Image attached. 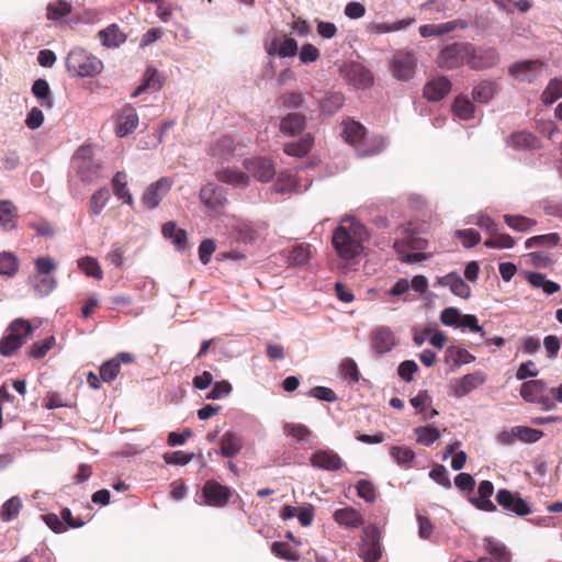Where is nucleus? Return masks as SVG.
<instances>
[{
  "label": "nucleus",
  "instance_id": "1",
  "mask_svg": "<svg viewBox=\"0 0 562 562\" xmlns=\"http://www.w3.org/2000/svg\"><path fill=\"white\" fill-rule=\"evenodd\" d=\"M367 237V229L360 222L344 218L333 232L331 245L341 259L351 260L362 252Z\"/></svg>",
  "mask_w": 562,
  "mask_h": 562
},
{
  "label": "nucleus",
  "instance_id": "2",
  "mask_svg": "<svg viewBox=\"0 0 562 562\" xmlns=\"http://www.w3.org/2000/svg\"><path fill=\"white\" fill-rule=\"evenodd\" d=\"M66 67L72 77H94L103 70V63L82 48H74L66 57Z\"/></svg>",
  "mask_w": 562,
  "mask_h": 562
},
{
  "label": "nucleus",
  "instance_id": "3",
  "mask_svg": "<svg viewBox=\"0 0 562 562\" xmlns=\"http://www.w3.org/2000/svg\"><path fill=\"white\" fill-rule=\"evenodd\" d=\"M33 326L27 319L16 318L7 329V335L0 339V353L4 357L13 356L33 334Z\"/></svg>",
  "mask_w": 562,
  "mask_h": 562
},
{
  "label": "nucleus",
  "instance_id": "4",
  "mask_svg": "<svg viewBox=\"0 0 562 562\" xmlns=\"http://www.w3.org/2000/svg\"><path fill=\"white\" fill-rule=\"evenodd\" d=\"M473 52V44L469 42H454L445 46L437 56V65L441 69L452 70L469 66V57Z\"/></svg>",
  "mask_w": 562,
  "mask_h": 562
},
{
  "label": "nucleus",
  "instance_id": "5",
  "mask_svg": "<svg viewBox=\"0 0 562 562\" xmlns=\"http://www.w3.org/2000/svg\"><path fill=\"white\" fill-rule=\"evenodd\" d=\"M520 396L527 403L539 405L544 411H552L557 404L550 396V387L543 380H529L521 384Z\"/></svg>",
  "mask_w": 562,
  "mask_h": 562
},
{
  "label": "nucleus",
  "instance_id": "6",
  "mask_svg": "<svg viewBox=\"0 0 562 562\" xmlns=\"http://www.w3.org/2000/svg\"><path fill=\"white\" fill-rule=\"evenodd\" d=\"M546 64L539 59H528L516 61L508 68V74L516 81L521 83H532L541 77Z\"/></svg>",
  "mask_w": 562,
  "mask_h": 562
},
{
  "label": "nucleus",
  "instance_id": "7",
  "mask_svg": "<svg viewBox=\"0 0 562 562\" xmlns=\"http://www.w3.org/2000/svg\"><path fill=\"white\" fill-rule=\"evenodd\" d=\"M380 530L375 526L363 529V537L359 549V555L363 562H378L382 557Z\"/></svg>",
  "mask_w": 562,
  "mask_h": 562
},
{
  "label": "nucleus",
  "instance_id": "8",
  "mask_svg": "<svg viewBox=\"0 0 562 562\" xmlns=\"http://www.w3.org/2000/svg\"><path fill=\"white\" fill-rule=\"evenodd\" d=\"M202 496L207 506L225 507L232 497V488L215 480H207L202 487Z\"/></svg>",
  "mask_w": 562,
  "mask_h": 562
},
{
  "label": "nucleus",
  "instance_id": "9",
  "mask_svg": "<svg viewBox=\"0 0 562 562\" xmlns=\"http://www.w3.org/2000/svg\"><path fill=\"white\" fill-rule=\"evenodd\" d=\"M501 60L499 54L494 47H476L469 57V67L473 70H483L496 66Z\"/></svg>",
  "mask_w": 562,
  "mask_h": 562
},
{
  "label": "nucleus",
  "instance_id": "10",
  "mask_svg": "<svg viewBox=\"0 0 562 562\" xmlns=\"http://www.w3.org/2000/svg\"><path fill=\"white\" fill-rule=\"evenodd\" d=\"M416 69V58L413 53L400 50L392 60L391 70L398 80L411 79Z\"/></svg>",
  "mask_w": 562,
  "mask_h": 562
},
{
  "label": "nucleus",
  "instance_id": "11",
  "mask_svg": "<svg viewBox=\"0 0 562 562\" xmlns=\"http://www.w3.org/2000/svg\"><path fill=\"white\" fill-rule=\"evenodd\" d=\"M172 181L168 177H162L156 182L151 183L144 192L142 202L148 210L156 209L162 198L170 191Z\"/></svg>",
  "mask_w": 562,
  "mask_h": 562
},
{
  "label": "nucleus",
  "instance_id": "12",
  "mask_svg": "<svg viewBox=\"0 0 562 562\" xmlns=\"http://www.w3.org/2000/svg\"><path fill=\"white\" fill-rule=\"evenodd\" d=\"M310 464L316 469L335 472L340 470L345 463L334 450L319 449L311 454Z\"/></svg>",
  "mask_w": 562,
  "mask_h": 562
},
{
  "label": "nucleus",
  "instance_id": "13",
  "mask_svg": "<svg viewBox=\"0 0 562 562\" xmlns=\"http://www.w3.org/2000/svg\"><path fill=\"white\" fill-rule=\"evenodd\" d=\"M199 195L201 202L213 212H220L227 204L226 190L213 183L203 186Z\"/></svg>",
  "mask_w": 562,
  "mask_h": 562
},
{
  "label": "nucleus",
  "instance_id": "14",
  "mask_svg": "<svg viewBox=\"0 0 562 562\" xmlns=\"http://www.w3.org/2000/svg\"><path fill=\"white\" fill-rule=\"evenodd\" d=\"M496 501L504 509L515 513L518 516H526L531 513L526 501L506 488L498 490Z\"/></svg>",
  "mask_w": 562,
  "mask_h": 562
},
{
  "label": "nucleus",
  "instance_id": "15",
  "mask_svg": "<svg viewBox=\"0 0 562 562\" xmlns=\"http://www.w3.org/2000/svg\"><path fill=\"white\" fill-rule=\"evenodd\" d=\"M245 168L257 180L268 182L276 175L273 162L267 158H251L245 161Z\"/></svg>",
  "mask_w": 562,
  "mask_h": 562
},
{
  "label": "nucleus",
  "instance_id": "16",
  "mask_svg": "<svg viewBox=\"0 0 562 562\" xmlns=\"http://www.w3.org/2000/svg\"><path fill=\"white\" fill-rule=\"evenodd\" d=\"M138 122L136 110L131 104L124 105L116 117L115 134L119 137L128 135L136 130Z\"/></svg>",
  "mask_w": 562,
  "mask_h": 562
},
{
  "label": "nucleus",
  "instance_id": "17",
  "mask_svg": "<svg viewBox=\"0 0 562 562\" xmlns=\"http://www.w3.org/2000/svg\"><path fill=\"white\" fill-rule=\"evenodd\" d=\"M86 150L80 148L75 157L77 173L85 182H92L100 176V165L92 158L85 156Z\"/></svg>",
  "mask_w": 562,
  "mask_h": 562
},
{
  "label": "nucleus",
  "instance_id": "18",
  "mask_svg": "<svg viewBox=\"0 0 562 562\" xmlns=\"http://www.w3.org/2000/svg\"><path fill=\"white\" fill-rule=\"evenodd\" d=\"M469 26L467 20L457 19L440 24H425L419 26V34L423 37L440 36L453 32L457 29L464 30Z\"/></svg>",
  "mask_w": 562,
  "mask_h": 562
},
{
  "label": "nucleus",
  "instance_id": "19",
  "mask_svg": "<svg viewBox=\"0 0 562 562\" xmlns=\"http://www.w3.org/2000/svg\"><path fill=\"white\" fill-rule=\"evenodd\" d=\"M395 345L393 331L385 326L378 327L371 334V347L375 353L382 355L392 350Z\"/></svg>",
  "mask_w": 562,
  "mask_h": 562
},
{
  "label": "nucleus",
  "instance_id": "20",
  "mask_svg": "<svg viewBox=\"0 0 562 562\" xmlns=\"http://www.w3.org/2000/svg\"><path fill=\"white\" fill-rule=\"evenodd\" d=\"M451 90V81L439 76L428 81L424 87V97L428 101L437 102L442 100Z\"/></svg>",
  "mask_w": 562,
  "mask_h": 562
},
{
  "label": "nucleus",
  "instance_id": "21",
  "mask_svg": "<svg viewBox=\"0 0 562 562\" xmlns=\"http://www.w3.org/2000/svg\"><path fill=\"white\" fill-rule=\"evenodd\" d=\"M305 125L306 116L293 112L281 119L279 130L285 136H295L304 131Z\"/></svg>",
  "mask_w": 562,
  "mask_h": 562
},
{
  "label": "nucleus",
  "instance_id": "22",
  "mask_svg": "<svg viewBox=\"0 0 562 562\" xmlns=\"http://www.w3.org/2000/svg\"><path fill=\"white\" fill-rule=\"evenodd\" d=\"M439 283L443 286H448L451 292L459 297L468 299L471 295L470 286L457 272H450L442 277Z\"/></svg>",
  "mask_w": 562,
  "mask_h": 562
},
{
  "label": "nucleus",
  "instance_id": "23",
  "mask_svg": "<svg viewBox=\"0 0 562 562\" xmlns=\"http://www.w3.org/2000/svg\"><path fill=\"white\" fill-rule=\"evenodd\" d=\"M244 447V438L236 432L227 431L221 439V454L225 458L237 456Z\"/></svg>",
  "mask_w": 562,
  "mask_h": 562
},
{
  "label": "nucleus",
  "instance_id": "24",
  "mask_svg": "<svg viewBox=\"0 0 562 562\" xmlns=\"http://www.w3.org/2000/svg\"><path fill=\"white\" fill-rule=\"evenodd\" d=\"M334 520L348 528H357L363 524L362 515L352 507H345L334 512Z\"/></svg>",
  "mask_w": 562,
  "mask_h": 562
},
{
  "label": "nucleus",
  "instance_id": "25",
  "mask_svg": "<svg viewBox=\"0 0 562 562\" xmlns=\"http://www.w3.org/2000/svg\"><path fill=\"white\" fill-rule=\"evenodd\" d=\"M347 78L351 81L356 87L367 88L370 87L373 82V76L370 70L364 68L360 64H352L349 66L347 70Z\"/></svg>",
  "mask_w": 562,
  "mask_h": 562
},
{
  "label": "nucleus",
  "instance_id": "26",
  "mask_svg": "<svg viewBox=\"0 0 562 562\" xmlns=\"http://www.w3.org/2000/svg\"><path fill=\"white\" fill-rule=\"evenodd\" d=\"M494 493V485L491 481H482L477 488V498L474 501L475 506L479 509L485 512H495L496 506L491 501V496Z\"/></svg>",
  "mask_w": 562,
  "mask_h": 562
},
{
  "label": "nucleus",
  "instance_id": "27",
  "mask_svg": "<svg viewBox=\"0 0 562 562\" xmlns=\"http://www.w3.org/2000/svg\"><path fill=\"white\" fill-rule=\"evenodd\" d=\"M508 145L518 150L535 149L539 147V139L530 132L521 131L510 135Z\"/></svg>",
  "mask_w": 562,
  "mask_h": 562
},
{
  "label": "nucleus",
  "instance_id": "28",
  "mask_svg": "<svg viewBox=\"0 0 562 562\" xmlns=\"http://www.w3.org/2000/svg\"><path fill=\"white\" fill-rule=\"evenodd\" d=\"M485 382V375L482 372H474L464 375L456 385L457 396H464Z\"/></svg>",
  "mask_w": 562,
  "mask_h": 562
},
{
  "label": "nucleus",
  "instance_id": "29",
  "mask_svg": "<svg viewBox=\"0 0 562 562\" xmlns=\"http://www.w3.org/2000/svg\"><path fill=\"white\" fill-rule=\"evenodd\" d=\"M314 139L311 134H305L297 142L286 143L283 147V151L293 157H304L312 149Z\"/></svg>",
  "mask_w": 562,
  "mask_h": 562
},
{
  "label": "nucleus",
  "instance_id": "30",
  "mask_svg": "<svg viewBox=\"0 0 562 562\" xmlns=\"http://www.w3.org/2000/svg\"><path fill=\"white\" fill-rule=\"evenodd\" d=\"M18 210L9 200H0V225L5 231L16 226Z\"/></svg>",
  "mask_w": 562,
  "mask_h": 562
},
{
  "label": "nucleus",
  "instance_id": "31",
  "mask_svg": "<svg viewBox=\"0 0 562 562\" xmlns=\"http://www.w3.org/2000/svg\"><path fill=\"white\" fill-rule=\"evenodd\" d=\"M102 44L106 47H119L126 41V35L119 29L116 24H111L99 32Z\"/></svg>",
  "mask_w": 562,
  "mask_h": 562
},
{
  "label": "nucleus",
  "instance_id": "32",
  "mask_svg": "<svg viewBox=\"0 0 562 562\" xmlns=\"http://www.w3.org/2000/svg\"><path fill=\"white\" fill-rule=\"evenodd\" d=\"M216 178L221 182L237 187H246L249 183V176L245 172L232 168H225L216 172Z\"/></svg>",
  "mask_w": 562,
  "mask_h": 562
},
{
  "label": "nucleus",
  "instance_id": "33",
  "mask_svg": "<svg viewBox=\"0 0 562 562\" xmlns=\"http://www.w3.org/2000/svg\"><path fill=\"white\" fill-rule=\"evenodd\" d=\"M484 547L486 552L491 555L488 559L493 562H512V554L504 543L486 539Z\"/></svg>",
  "mask_w": 562,
  "mask_h": 562
},
{
  "label": "nucleus",
  "instance_id": "34",
  "mask_svg": "<svg viewBox=\"0 0 562 562\" xmlns=\"http://www.w3.org/2000/svg\"><path fill=\"white\" fill-rule=\"evenodd\" d=\"M112 186L114 194L123 200L125 203L132 205L133 204V196L128 191L127 188V176L124 171H117L113 179H112Z\"/></svg>",
  "mask_w": 562,
  "mask_h": 562
},
{
  "label": "nucleus",
  "instance_id": "35",
  "mask_svg": "<svg viewBox=\"0 0 562 562\" xmlns=\"http://www.w3.org/2000/svg\"><path fill=\"white\" fill-rule=\"evenodd\" d=\"M20 268L19 258L11 251L0 252V276L13 278Z\"/></svg>",
  "mask_w": 562,
  "mask_h": 562
},
{
  "label": "nucleus",
  "instance_id": "36",
  "mask_svg": "<svg viewBox=\"0 0 562 562\" xmlns=\"http://www.w3.org/2000/svg\"><path fill=\"white\" fill-rule=\"evenodd\" d=\"M274 52H277L280 57L294 56L297 52V43L292 37H284L283 41L278 45L277 40H273L270 47L268 48V54L273 55Z\"/></svg>",
  "mask_w": 562,
  "mask_h": 562
},
{
  "label": "nucleus",
  "instance_id": "37",
  "mask_svg": "<svg viewBox=\"0 0 562 562\" xmlns=\"http://www.w3.org/2000/svg\"><path fill=\"white\" fill-rule=\"evenodd\" d=\"M311 258V245H295L288 255V262L291 266H302L308 262Z\"/></svg>",
  "mask_w": 562,
  "mask_h": 562
},
{
  "label": "nucleus",
  "instance_id": "38",
  "mask_svg": "<svg viewBox=\"0 0 562 562\" xmlns=\"http://www.w3.org/2000/svg\"><path fill=\"white\" fill-rule=\"evenodd\" d=\"M528 282L535 288H541L547 294H553L560 290V285L557 282L548 280L546 276L540 272H530Z\"/></svg>",
  "mask_w": 562,
  "mask_h": 562
},
{
  "label": "nucleus",
  "instance_id": "39",
  "mask_svg": "<svg viewBox=\"0 0 562 562\" xmlns=\"http://www.w3.org/2000/svg\"><path fill=\"white\" fill-rule=\"evenodd\" d=\"M235 150V142L229 136L220 137L211 147V154L214 157L227 158Z\"/></svg>",
  "mask_w": 562,
  "mask_h": 562
},
{
  "label": "nucleus",
  "instance_id": "40",
  "mask_svg": "<svg viewBox=\"0 0 562 562\" xmlns=\"http://www.w3.org/2000/svg\"><path fill=\"white\" fill-rule=\"evenodd\" d=\"M390 454L400 467L409 468L415 460V452L403 446H392Z\"/></svg>",
  "mask_w": 562,
  "mask_h": 562
},
{
  "label": "nucleus",
  "instance_id": "41",
  "mask_svg": "<svg viewBox=\"0 0 562 562\" xmlns=\"http://www.w3.org/2000/svg\"><path fill=\"white\" fill-rule=\"evenodd\" d=\"M72 7L65 0H55L49 2L46 8V16L48 20H59L70 14Z\"/></svg>",
  "mask_w": 562,
  "mask_h": 562
},
{
  "label": "nucleus",
  "instance_id": "42",
  "mask_svg": "<svg viewBox=\"0 0 562 562\" xmlns=\"http://www.w3.org/2000/svg\"><path fill=\"white\" fill-rule=\"evenodd\" d=\"M161 88L159 80V74L157 69L149 68L145 74V81L132 93L133 98H136L146 90L157 91Z\"/></svg>",
  "mask_w": 562,
  "mask_h": 562
},
{
  "label": "nucleus",
  "instance_id": "43",
  "mask_svg": "<svg viewBox=\"0 0 562 562\" xmlns=\"http://www.w3.org/2000/svg\"><path fill=\"white\" fill-rule=\"evenodd\" d=\"M416 441L424 446H430L440 438V431L434 426H420L414 429Z\"/></svg>",
  "mask_w": 562,
  "mask_h": 562
},
{
  "label": "nucleus",
  "instance_id": "44",
  "mask_svg": "<svg viewBox=\"0 0 562 562\" xmlns=\"http://www.w3.org/2000/svg\"><path fill=\"white\" fill-rule=\"evenodd\" d=\"M110 198L108 188H101L95 191L89 201V212L92 215H99L106 205Z\"/></svg>",
  "mask_w": 562,
  "mask_h": 562
},
{
  "label": "nucleus",
  "instance_id": "45",
  "mask_svg": "<svg viewBox=\"0 0 562 562\" xmlns=\"http://www.w3.org/2000/svg\"><path fill=\"white\" fill-rule=\"evenodd\" d=\"M57 285V281L49 274H37L33 279V289L41 296L48 295Z\"/></svg>",
  "mask_w": 562,
  "mask_h": 562
},
{
  "label": "nucleus",
  "instance_id": "46",
  "mask_svg": "<svg viewBox=\"0 0 562 562\" xmlns=\"http://www.w3.org/2000/svg\"><path fill=\"white\" fill-rule=\"evenodd\" d=\"M496 91V85L492 81L480 82L472 91L473 100L480 103L488 102Z\"/></svg>",
  "mask_w": 562,
  "mask_h": 562
},
{
  "label": "nucleus",
  "instance_id": "47",
  "mask_svg": "<svg viewBox=\"0 0 562 562\" xmlns=\"http://www.w3.org/2000/svg\"><path fill=\"white\" fill-rule=\"evenodd\" d=\"M32 93L40 100L42 105L46 108L53 106V99L50 98V88L45 79H37L32 86Z\"/></svg>",
  "mask_w": 562,
  "mask_h": 562
},
{
  "label": "nucleus",
  "instance_id": "48",
  "mask_svg": "<svg viewBox=\"0 0 562 562\" xmlns=\"http://www.w3.org/2000/svg\"><path fill=\"white\" fill-rule=\"evenodd\" d=\"M22 508V502L20 497L13 496L8 499L0 509V518L2 521H11L16 518Z\"/></svg>",
  "mask_w": 562,
  "mask_h": 562
},
{
  "label": "nucleus",
  "instance_id": "49",
  "mask_svg": "<svg viewBox=\"0 0 562 562\" xmlns=\"http://www.w3.org/2000/svg\"><path fill=\"white\" fill-rule=\"evenodd\" d=\"M78 267L81 271H83L88 277L94 278L97 280H101L103 278V272L98 260L93 257H83L78 260Z\"/></svg>",
  "mask_w": 562,
  "mask_h": 562
},
{
  "label": "nucleus",
  "instance_id": "50",
  "mask_svg": "<svg viewBox=\"0 0 562 562\" xmlns=\"http://www.w3.org/2000/svg\"><path fill=\"white\" fill-rule=\"evenodd\" d=\"M55 342L56 340L54 336H49L42 341H36L27 350V356L36 360L43 359L54 347Z\"/></svg>",
  "mask_w": 562,
  "mask_h": 562
},
{
  "label": "nucleus",
  "instance_id": "51",
  "mask_svg": "<svg viewBox=\"0 0 562 562\" xmlns=\"http://www.w3.org/2000/svg\"><path fill=\"white\" fill-rule=\"evenodd\" d=\"M474 111L473 103L465 97H457L452 104V112L461 120H469L472 117Z\"/></svg>",
  "mask_w": 562,
  "mask_h": 562
},
{
  "label": "nucleus",
  "instance_id": "52",
  "mask_svg": "<svg viewBox=\"0 0 562 562\" xmlns=\"http://www.w3.org/2000/svg\"><path fill=\"white\" fill-rule=\"evenodd\" d=\"M514 435L516 436V440H520L527 443H533L542 438L543 432L539 429L531 428L528 426H515Z\"/></svg>",
  "mask_w": 562,
  "mask_h": 562
},
{
  "label": "nucleus",
  "instance_id": "53",
  "mask_svg": "<svg viewBox=\"0 0 562 562\" xmlns=\"http://www.w3.org/2000/svg\"><path fill=\"white\" fill-rule=\"evenodd\" d=\"M505 223L513 229L518 232H527L533 227L537 222L522 215H504Z\"/></svg>",
  "mask_w": 562,
  "mask_h": 562
},
{
  "label": "nucleus",
  "instance_id": "54",
  "mask_svg": "<svg viewBox=\"0 0 562 562\" xmlns=\"http://www.w3.org/2000/svg\"><path fill=\"white\" fill-rule=\"evenodd\" d=\"M562 97V80L552 79L542 92L541 100L544 104H552Z\"/></svg>",
  "mask_w": 562,
  "mask_h": 562
},
{
  "label": "nucleus",
  "instance_id": "55",
  "mask_svg": "<svg viewBox=\"0 0 562 562\" xmlns=\"http://www.w3.org/2000/svg\"><path fill=\"white\" fill-rule=\"evenodd\" d=\"M345 103V97L341 92H331L321 101V110L326 113H334Z\"/></svg>",
  "mask_w": 562,
  "mask_h": 562
},
{
  "label": "nucleus",
  "instance_id": "56",
  "mask_svg": "<svg viewBox=\"0 0 562 562\" xmlns=\"http://www.w3.org/2000/svg\"><path fill=\"white\" fill-rule=\"evenodd\" d=\"M364 127L355 121L346 122L342 136L348 143L355 144L364 136Z\"/></svg>",
  "mask_w": 562,
  "mask_h": 562
},
{
  "label": "nucleus",
  "instance_id": "57",
  "mask_svg": "<svg viewBox=\"0 0 562 562\" xmlns=\"http://www.w3.org/2000/svg\"><path fill=\"white\" fill-rule=\"evenodd\" d=\"M193 452L188 453L181 450L166 452L162 456V459L167 464L173 465H186L190 463L193 460Z\"/></svg>",
  "mask_w": 562,
  "mask_h": 562
},
{
  "label": "nucleus",
  "instance_id": "58",
  "mask_svg": "<svg viewBox=\"0 0 562 562\" xmlns=\"http://www.w3.org/2000/svg\"><path fill=\"white\" fill-rule=\"evenodd\" d=\"M120 361L111 359L100 367V378L103 382H112L120 373Z\"/></svg>",
  "mask_w": 562,
  "mask_h": 562
},
{
  "label": "nucleus",
  "instance_id": "59",
  "mask_svg": "<svg viewBox=\"0 0 562 562\" xmlns=\"http://www.w3.org/2000/svg\"><path fill=\"white\" fill-rule=\"evenodd\" d=\"M357 495L367 503H374L376 499L375 486L368 480H360L356 484Z\"/></svg>",
  "mask_w": 562,
  "mask_h": 562
},
{
  "label": "nucleus",
  "instance_id": "60",
  "mask_svg": "<svg viewBox=\"0 0 562 562\" xmlns=\"http://www.w3.org/2000/svg\"><path fill=\"white\" fill-rule=\"evenodd\" d=\"M271 551L280 559L295 562L299 560V554L292 550L289 543L276 541L271 546Z\"/></svg>",
  "mask_w": 562,
  "mask_h": 562
},
{
  "label": "nucleus",
  "instance_id": "61",
  "mask_svg": "<svg viewBox=\"0 0 562 562\" xmlns=\"http://www.w3.org/2000/svg\"><path fill=\"white\" fill-rule=\"evenodd\" d=\"M484 245L487 248H499L509 249L515 245L514 238L508 234H495L491 238L486 239Z\"/></svg>",
  "mask_w": 562,
  "mask_h": 562
},
{
  "label": "nucleus",
  "instance_id": "62",
  "mask_svg": "<svg viewBox=\"0 0 562 562\" xmlns=\"http://www.w3.org/2000/svg\"><path fill=\"white\" fill-rule=\"evenodd\" d=\"M279 101L286 109L297 110L303 108L304 97L300 92L288 91L280 95Z\"/></svg>",
  "mask_w": 562,
  "mask_h": 562
},
{
  "label": "nucleus",
  "instance_id": "63",
  "mask_svg": "<svg viewBox=\"0 0 562 562\" xmlns=\"http://www.w3.org/2000/svg\"><path fill=\"white\" fill-rule=\"evenodd\" d=\"M456 237L461 241V244L465 248L474 247L481 241V235L476 231L471 228L458 229L456 232Z\"/></svg>",
  "mask_w": 562,
  "mask_h": 562
},
{
  "label": "nucleus",
  "instance_id": "64",
  "mask_svg": "<svg viewBox=\"0 0 562 562\" xmlns=\"http://www.w3.org/2000/svg\"><path fill=\"white\" fill-rule=\"evenodd\" d=\"M340 371L344 379L349 380L350 383H357L360 379L358 366L350 358H347L341 362Z\"/></svg>",
  "mask_w": 562,
  "mask_h": 562
}]
</instances>
